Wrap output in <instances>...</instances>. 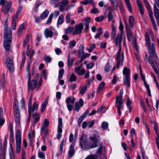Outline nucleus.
I'll return each mask as SVG.
<instances>
[{
    "instance_id": "473e14b6",
    "label": "nucleus",
    "mask_w": 159,
    "mask_h": 159,
    "mask_svg": "<svg viewBox=\"0 0 159 159\" xmlns=\"http://www.w3.org/2000/svg\"><path fill=\"white\" fill-rule=\"evenodd\" d=\"M129 23L130 27H133L134 26V18L133 16H129Z\"/></svg>"
},
{
    "instance_id": "c85d7f7f",
    "label": "nucleus",
    "mask_w": 159,
    "mask_h": 159,
    "mask_svg": "<svg viewBox=\"0 0 159 159\" xmlns=\"http://www.w3.org/2000/svg\"><path fill=\"white\" fill-rule=\"evenodd\" d=\"M10 140L11 142L13 143L14 141V134L13 132V130L12 127L11 126L10 128Z\"/></svg>"
},
{
    "instance_id": "a211bd4d",
    "label": "nucleus",
    "mask_w": 159,
    "mask_h": 159,
    "mask_svg": "<svg viewBox=\"0 0 159 159\" xmlns=\"http://www.w3.org/2000/svg\"><path fill=\"white\" fill-rule=\"evenodd\" d=\"M143 1L148 11V15L153 13L152 10L151 9L149 4L147 0H143Z\"/></svg>"
},
{
    "instance_id": "a19ab883",
    "label": "nucleus",
    "mask_w": 159,
    "mask_h": 159,
    "mask_svg": "<svg viewBox=\"0 0 159 159\" xmlns=\"http://www.w3.org/2000/svg\"><path fill=\"white\" fill-rule=\"evenodd\" d=\"M123 102L122 97L118 96L116 97V103H123Z\"/></svg>"
},
{
    "instance_id": "13d9d810",
    "label": "nucleus",
    "mask_w": 159,
    "mask_h": 159,
    "mask_svg": "<svg viewBox=\"0 0 159 159\" xmlns=\"http://www.w3.org/2000/svg\"><path fill=\"white\" fill-rule=\"evenodd\" d=\"M120 65H123V60H117L116 67L118 69Z\"/></svg>"
},
{
    "instance_id": "a18cd8bd",
    "label": "nucleus",
    "mask_w": 159,
    "mask_h": 159,
    "mask_svg": "<svg viewBox=\"0 0 159 159\" xmlns=\"http://www.w3.org/2000/svg\"><path fill=\"white\" fill-rule=\"evenodd\" d=\"M12 31L10 28H8L7 27V23L6 21L4 25V32H8L9 31Z\"/></svg>"
},
{
    "instance_id": "f704fd0d",
    "label": "nucleus",
    "mask_w": 159,
    "mask_h": 159,
    "mask_svg": "<svg viewBox=\"0 0 159 159\" xmlns=\"http://www.w3.org/2000/svg\"><path fill=\"white\" fill-rule=\"evenodd\" d=\"M48 100L46 99L44 102L41 105V112L43 113L45 109V107L48 104Z\"/></svg>"
},
{
    "instance_id": "72a5a7b5",
    "label": "nucleus",
    "mask_w": 159,
    "mask_h": 159,
    "mask_svg": "<svg viewBox=\"0 0 159 159\" xmlns=\"http://www.w3.org/2000/svg\"><path fill=\"white\" fill-rule=\"evenodd\" d=\"M16 16H13L12 18V28L13 30H15L16 28Z\"/></svg>"
},
{
    "instance_id": "4be33fe9",
    "label": "nucleus",
    "mask_w": 159,
    "mask_h": 159,
    "mask_svg": "<svg viewBox=\"0 0 159 159\" xmlns=\"http://www.w3.org/2000/svg\"><path fill=\"white\" fill-rule=\"evenodd\" d=\"M154 12L155 16L157 20H159V10L155 4L153 5Z\"/></svg>"
},
{
    "instance_id": "c03bdc74",
    "label": "nucleus",
    "mask_w": 159,
    "mask_h": 159,
    "mask_svg": "<svg viewBox=\"0 0 159 159\" xmlns=\"http://www.w3.org/2000/svg\"><path fill=\"white\" fill-rule=\"evenodd\" d=\"M64 30L65 33L66 34H68L71 32L73 30V28L72 27H69L65 29Z\"/></svg>"
},
{
    "instance_id": "e2e57ef3",
    "label": "nucleus",
    "mask_w": 159,
    "mask_h": 159,
    "mask_svg": "<svg viewBox=\"0 0 159 159\" xmlns=\"http://www.w3.org/2000/svg\"><path fill=\"white\" fill-rule=\"evenodd\" d=\"M53 16V14L52 13L50 15L47 20V24H48L51 22Z\"/></svg>"
},
{
    "instance_id": "20e7f679",
    "label": "nucleus",
    "mask_w": 159,
    "mask_h": 159,
    "mask_svg": "<svg viewBox=\"0 0 159 159\" xmlns=\"http://www.w3.org/2000/svg\"><path fill=\"white\" fill-rule=\"evenodd\" d=\"M84 135H82L80 138V145L82 148L83 149H89L96 147V145L90 144L88 142L87 140L84 139Z\"/></svg>"
},
{
    "instance_id": "7ed1b4c3",
    "label": "nucleus",
    "mask_w": 159,
    "mask_h": 159,
    "mask_svg": "<svg viewBox=\"0 0 159 159\" xmlns=\"http://www.w3.org/2000/svg\"><path fill=\"white\" fill-rule=\"evenodd\" d=\"M146 44L148 52L149 53V60H152V59L156 60L158 59V58L157 56V53L155 51L154 43H150Z\"/></svg>"
},
{
    "instance_id": "09e8293b",
    "label": "nucleus",
    "mask_w": 159,
    "mask_h": 159,
    "mask_svg": "<svg viewBox=\"0 0 159 159\" xmlns=\"http://www.w3.org/2000/svg\"><path fill=\"white\" fill-rule=\"evenodd\" d=\"M13 109L19 108L18 102L16 99H15L13 105Z\"/></svg>"
},
{
    "instance_id": "4c0bfd02",
    "label": "nucleus",
    "mask_w": 159,
    "mask_h": 159,
    "mask_svg": "<svg viewBox=\"0 0 159 159\" xmlns=\"http://www.w3.org/2000/svg\"><path fill=\"white\" fill-rule=\"evenodd\" d=\"M146 44L151 43V41L148 32H146L145 35Z\"/></svg>"
},
{
    "instance_id": "de8ad7c7",
    "label": "nucleus",
    "mask_w": 159,
    "mask_h": 159,
    "mask_svg": "<svg viewBox=\"0 0 159 159\" xmlns=\"http://www.w3.org/2000/svg\"><path fill=\"white\" fill-rule=\"evenodd\" d=\"M23 7L22 6H21V5H20L18 9L17 10V11L16 13V15L15 16H16V18L18 17V16L19 15Z\"/></svg>"
},
{
    "instance_id": "dca6fc26",
    "label": "nucleus",
    "mask_w": 159,
    "mask_h": 159,
    "mask_svg": "<svg viewBox=\"0 0 159 159\" xmlns=\"http://www.w3.org/2000/svg\"><path fill=\"white\" fill-rule=\"evenodd\" d=\"M126 25V31L128 41H130L131 40V38L132 37V34L131 30L128 26V24L126 21L125 22Z\"/></svg>"
},
{
    "instance_id": "bf43d9fd",
    "label": "nucleus",
    "mask_w": 159,
    "mask_h": 159,
    "mask_svg": "<svg viewBox=\"0 0 159 159\" xmlns=\"http://www.w3.org/2000/svg\"><path fill=\"white\" fill-rule=\"evenodd\" d=\"M90 55V54L89 53H84L82 55V56H80L81 57L80 60H84V59L88 57H89Z\"/></svg>"
},
{
    "instance_id": "774afa93",
    "label": "nucleus",
    "mask_w": 159,
    "mask_h": 159,
    "mask_svg": "<svg viewBox=\"0 0 159 159\" xmlns=\"http://www.w3.org/2000/svg\"><path fill=\"white\" fill-rule=\"evenodd\" d=\"M94 66V63L93 62L89 63L86 65V67L88 69H91Z\"/></svg>"
},
{
    "instance_id": "a878e982",
    "label": "nucleus",
    "mask_w": 159,
    "mask_h": 159,
    "mask_svg": "<svg viewBox=\"0 0 159 159\" xmlns=\"http://www.w3.org/2000/svg\"><path fill=\"white\" fill-rule=\"evenodd\" d=\"M105 85V83L104 82H102L98 85L97 92L98 93H100L102 90L103 89Z\"/></svg>"
},
{
    "instance_id": "ea45409f",
    "label": "nucleus",
    "mask_w": 159,
    "mask_h": 159,
    "mask_svg": "<svg viewBox=\"0 0 159 159\" xmlns=\"http://www.w3.org/2000/svg\"><path fill=\"white\" fill-rule=\"evenodd\" d=\"M87 86L84 85L83 87L80 89V93L81 94H84L87 90Z\"/></svg>"
},
{
    "instance_id": "2f4dec72",
    "label": "nucleus",
    "mask_w": 159,
    "mask_h": 159,
    "mask_svg": "<svg viewBox=\"0 0 159 159\" xmlns=\"http://www.w3.org/2000/svg\"><path fill=\"white\" fill-rule=\"evenodd\" d=\"M76 44V41L75 40H72L69 41L68 48L69 49L72 48Z\"/></svg>"
},
{
    "instance_id": "79ce46f5",
    "label": "nucleus",
    "mask_w": 159,
    "mask_h": 159,
    "mask_svg": "<svg viewBox=\"0 0 159 159\" xmlns=\"http://www.w3.org/2000/svg\"><path fill=\"white\" fill-rule=\"evenodd\" d=\"M25 25L24 23L22 24L18 30V34L20 35L22 30L25 29Z\"/></svg>"
},
{
    "instance_id": "6e6552de",
    "label": "nucleus",
    "mask_w": 159,
    "mask_h": 159,
    "mask_svg": "<svg viewBox=\"0 0 159 159\" xmlns=\"http://www.w3.org/2000/svg\"><path fill=\"white\" fill-rule=\"evenodd\" d=\"M62 119L61 118H59L58 120V125L57 127V130L58 133L57 134V139H60L61 137V133L62 132Z\"/></svg>"
},
{
    "instance_id": "c9c22d12",
    "label": "nucleus",
    "mask_w": 159,
    "mask_h": 159,
    "mask_svg": "<svg viewBox=\"0 0 159 159\" xmlns=\"http://www.w3.org/2000/svg\"><path fill=\"white\" fill-rule=\"evenodd\" d=\"M49 12L48 10H45L40 15V18L43 19L46 17L48 16Z\"/></svg>"
},
{
    "instance_id": "603ef678",
    "label": "nucleus",
    "mask_w": 159,
    "mask_h": 159,
    "mask_svg": "<svg viewBox=\"0 0 159 159\" xmlns=\"http://www.w3.org/2000/svg\"><path fill=\"white\" fill-rule=\"evenodd\" d=\"M28 137L30 140L29 145L31 146L33 143V135H31L30 134H29L28 135Z\"/></svg>"
},
{
    "instance_id": "b1692460",
    "label": "nucleus",
    "mask_w": 159,
    "mask_h": 159,
    "mask_svg": "<svg viewBox=\"0 0 159 159\" xmlns=\"http://www.w3.org/2000/svg\"><path fill=\"white\" fill-rule=\"evenodd\" d=\"M123 73L125 77H130V69L126 67H125L123 70Z\"/></svg>"
},
{
    "instance_id": "f257e3e1",
    "label": "nucleus",
    "mask_w": 159,
    "mask_h": 159,
    "mask_svg": "<svg viewBox=\"0 0 159 159\" xmlns=\"http://www.w3.org/2000/svg\"><path fill=\"white\" fill-rule=\"evenodd\" d=\"M12 31L3 32V46L6 51H10L12 43Z\"/></svg>"
},
{
    "instance_id": "3c124183",
    "label": "nucleus",
    "mask_w": 159,
    "mask_h": 159,
    "mask_svg": "<svg viewBox=\"0 0 159 159\" xmlns=\"http://www.w3.org/2000/svg\"><path fill=\"white\" fill-rule=\"evenodd\" d=\"M119 29L120 31V33L121 34H124V31H123V29L124 26L122 22L120 21V26L119 27Z\"/></svg>"
},
{
    "instance_id": "f3484780",
    "label": "nucleus",
    "mask_w": 159,
    "mask_h": 159,
    "mask_svg": "<svg viewBox=\"0 0 159 159\" xmlns=\"http://www.w3.org/2000/svg\"><path fill=\"white\" fill-rule=\"evenodd\" d=\"M64 71V70L63 69H61L59 70L58 79L60 80L59 84L61 85H63L64 84V81L61 80L63 75Z\"/></svg>"
},
{
    "instance_id": "f03ea898",
    "label": "nucleus",
    "mask_w": 159,
    "mask_h": 159,
    "mask_svg": "<svg viewBox=\"0 0 159 159\" xmlns=\"http://www.w3.org/2000/svg\"><path fill=\"white\" fill-rule=\"evenodd\" d=\"M112 32H111V38L112 39H114L115 44L116 46L119 44V45H121V43L122 41L123 36V34L118 33L116 38L115 39V36L116 35V27L113 25H112L111 26Z\"/></svg>"
},
{
    "instance_id": "052dcab7",
    "label": "nucleus",
    "mask_w": 159,
    "mask_h": 159,
    "mask_svg": "<svg viewBox=\"0 0 159 159\" xmlns=\"http://www.w3.org/2000/svg\"><path fill=\"white\" fill-rule=\"evenodd\" d=\"M91 12L94 14H96L99 12V11L98 9L95 8L94 6L93 9L91 11Z\"/></svg>"
},
{
    "instance_id": "39448f33",
    "label": "nucleus",
    "mask_w": 159,
    "mask_h": 159,
    "mask_svg": "<svg viewBox=\"0 0 159 159\" xmlns=\"http://www.w3.org/2000/svg\"><path fill=\"white\" fill-rule=\"evenodd\" d=\"M16 152L17 153H19L21 150V133L20 130L18 129L17 130L16 136Z\"/></svg>"
},
{
    "instance_id": "9b49d317",
    "label": "nucleus",
    "mask_w": 159,
    "mask_h": 159,
    "mask_svg": "<svg viewBox=\"0 0 159 159\" xmlns=\"http://www.w3.org/2000/svg\"><path fill=\"white\" fill-rule=\"evenodd\" d=\"M148 62L151 64L155 72L157 74H158L159 72L156 66L159 69V63L156 60H148Z\"/></svg>"
},
{
    "instance_id": "4d7b16f0",
    "label": "nucleus",
    "mask_w": 159,
    "mask_h": 159,
    "mask_svg": "<svg viewBox=\"0 0 159 159\" xmlns=\"http://www.w3.org/2000/svg\"><path fill=\"white\" fill-rule=\"evenodd\" d=\"M104 19V17L102 16H100L99 17H97L95 18V20L98 22L102 21Z\"/></svg>"
},
{
    "instance_id": "5701e85b",
    "label": "nucleus",
    "mask_w": 159,
    "mask_h": 159,
    "mask_svg": "<svg viewBox=\"0 0 159 159\" xmlns=\"http://www.w3.org/2000/svg\"><path fill=\"white\" fill-rule=\"evenodd\" d=\"M123 83L126 85L128 87H130V77H124L123 78Z\"/></svg>"
},
{
    "instance_id": "ddd939ff",
    "label": "nucleus",
    "mask_w": 159,
    "mask_h": 159,
    "mask_svg": "<svg viewBox=\"0 0 159 159\" xmlns=\"http://www.w3.org/2000/svg\"><path fill=\"white\" fill-rule=\"evenodd\" d=\"M54 30V29L53 28H46L44 31V35L46 38H52L53 36V33L52 30Z\"/></svg>"
},
{
    "instance_id": "1a4fd4ad",
    "label": "nucleus",
    "mask_w": 159,
    "mask_h": 159,
    "mask_svg": "<svg viewBox=\"0 0 159 159\" xmlns=\"http://www.w3.org/2000/svg\"><path fill=\"white\" fill-rule=\"evenodd\" d=\"M15 121L17 125H19L20 122V115L19 108L13 109Z\"/></svg>"
},
{
    "instance_id": "6ab92c4d",
    "label": "nucleus",
    "mask_w": 159,
    "mask_h": 159,
    "mask_svg": "<svg viewBox=\"0 0 159 159\" xmlns=\"http://www.w3.org/2000/svg\"><path fill=\"white\" fill-rule=\"evenodd\" d=\"M74 147V146L73 144H71L70 146L68 152V157H72L75 154V151Z\"/></svg>"
},
{
    "instance_id": "49530a36",
    "label": "nucleus",
    "mask_w": 159,
    "mask_h": 159,
    "mask_svg": "<svg viewBox=\"0 0 159 159\" xmlns=\"http://www.w3.org/2000/svg\"><path fill=\"white\" fill-rule=\"evenodd\" d=\"M76 77L74 74L72 73L70 78V80L71 82L75 81L76 80Z\"/></svg>"
},
{
    "instance_id": "69168bd1",
    "label": "nucleus",
    "mask_w": 159,
    "mask_h": 159,
    "mask_svg": "<svg viewBox=\"0 0 159 159\" xmlns=\"http://www.w3.org/2000/svg\"><path fill=\"white\" fill-rule=\"evenodd\" d=\"M108 21L111 20L113 18V15L111 11H109L108 15Z\"/></svg>"
},
{
    "instance_id": "c756f323",
    "label": "nucleus",
    "mask_w": 159,
    "mask_h": 159,
    "mask_svg": "<svg viewBox=\"0 0 159 159\" xmlns=\"http://www.w3.org/2000/svg\"><path fill=\"white\" fill-rule=\"evenodd\" d=\"M33 117L34 119V123L37 122L39 120V114L36 112L33 114Z\"/></svg>"
},
{
    "instance_id": "8fccbe9b",
    "label": "nucleus",
    "mask_w": 159,
    "mask_h": 159,
    "mask_svg": "<svg viewBox=\"0 0 159 159\" xmlns=\"http://www.w3.org/2000/svg\"><path fill=\"white\" fill-rule=\"evenodd\" d=\"M93 0H85L84 1L81 2V3L87 5L89 3L93 4Z\"/></svg>"
},
{
    "instance_id": "338daca9",
    "label": "nucleus",
    "mask_w": 159,
    "mask_h": 159,
    "mask_svg": "<svg viewBox=\"0 0 159 159\" xmlns=\"http://www.w3.org/2000/svg\"><path fill=\"white\" fill-rule=\"evenodd\" d=\"M116 59H117V60H123L124 59V54L122 53L121 55L120 54H119L118 56V54H117Z\"/></svg>"
},
{
    "instance_id": "864d4df0",
    "label": "nucleus",
    "mask_w": 159,
    "mask_h": 159,
    "mask_svg": "<svg viewBox=\"0 0 159 159\" xmlns=\"http://www.w3.org/2000/svg\"><path fill=\"white\" fill-rule=\"evenodd\" d=\"M29 42V36L28 35H27L25 37V40L24 41V43L23 44V47H25L27 45V43Z\"/></svg>"
},
{
    "instance_id": "cd10ccee",
    "label": "nucleus",
    "mask_w": 159,
    "mask_h": 159,
    "mask_svg": "<svg viewBox=\"0 0 159 159\" xmlns=\"http://www.w3.org/2000/svg\"><path fill=\"white\" fill-rule=\"evenodd\" d=\"M64 22V16L62 15H60L58 18L57 22V27H59V25L62 24Z\"/></svg>"
},
{
    "instance_id": "58836bf2",
    "label": "nucleus",
    "mask_w": 159,
    "mask_h": 159,
    "mask_svg": "<svg viewBox=\"0 0 159 159\" xmlns=\"http://www.w3.org/2000/svg\"><path fill=\"white\" fill-rule=\"evenodd\" d=\"M49 124V122L47 119H45L44 121L43 127L41 128H48Z\"/></svg>"
},
{
    "instance_id": "bb28decb",
    "label": "nucleus",
    "mask_w": 159,
    "mask_h": 159,
    "mask_svg": "<svg viewBox=\"0 0 159 159\" xmlns=\"http://www.w3.org/2000/svg\"><path fill=\"white\" fill-rule=\"evenodd\" d=\"M75 101V98H74L71 99L70 97L67 98L66 100V102L67 104H70L71 102L72 104H73Z\"/></svg>"
},
{
    "instance_id": "393cba45",
    "label": "nucleus",
    "mask_w": 159,
    "mask_h": 159,
    "mask_svg": "<svg viewBox=\"0 0 159 159\" xmlns=\"http://www.w3.org/2000/svg\"><path fill=\"white\" fill-rule=\"evenodd\" d=\"M153 13L150 14H149V16L151 19V22L152 23V25H153V28L154 30H157V25L155 22V21L153 18L152 16Z\"/></svg>"
},
{
    "instance_id": "4468645a",
    "label": "nucleus",
    "mask_w": 159,
    "mask_h": 159,
    "mask_svg": "<svg viewBox=\"0 0 159 159\" xmlns=\"http://www.w3.org/2000/svg\"><path fill=\"white\" fill-rule=\"evenodd\" d=\"M37 81L35 80H33L31 81H28V89L31 90H33L37 85Z\"/></svg>"
},
{
    "instance_id": "f8f14e48",
    "label": "nucleus",
    "mask_w": 159,
    "mask_h": 159,
    "mask_svg": "<svg viewBox=\"0 0 159 159\" xmlns=\"http://www.w3.org/2000/svg\"><path fill=\"white\" fill-rule=\"evenodd\" d=\"M7 67L10 73L13 72L14 71V67L13 60H6Z\"/></svg>"
},
{
    "instance_id": "423d86ee",
    "label": "nucleus",
    "mask_w": 159,
    "mask_h": 159,
    "mask_svg": "<svg viewBox=\"0 0 159 159\" xmlns=\"http://www.w3.org/2000/svg\"><path fill=\"white\" fill-rule=\"evenodd\" d=\"M0 4L3 5L2 11L5 13L9 11L11 5V2L9 0H0Z\"/></svg>"
},
{
    "instance_id": "680f3d73",
    "label": "nucleus",
    "mask_w": 159,
    "mask_h": 159,
    "mask_svg": "<svg viewBox=\"0 0 159 159\" xmlns=\"http://www.w3.org/2000/svg\"><path fill=\"white\" fill-rule=\"evenodd\" d=\"M47 128H41V134H42V131H44L45 134L46 135H48V130Z\"/></svg>"
},
{
    "instance_id": "aec40b11",
    "label": "nucleus",
    "mask_w": 159,
    "mask_h": 159,
    "mask_svg": "<svg viewBox=\"0 0 159 159\" xmlns=\"http://www.w3.org/2000/svg\"><path fill=\"white\" fill-rule=\"evenodd\" d=\"M8 138L7 135H5L4 137V142L3 143V152L4 153L2 155V157L3 159H5V153L6 152V145H7V141Z\"/></svg>"
},
{
    "instance_id": "2eb2a0df",
    "label": "nucleus",
    "mask_w": 159,
    "mask_h": 159,
    "mask_svg": "<svg viewBox=\"0 0 159 159\" xmlns=\"http://www.w3.org/2000/svg\"><path fill=\"white\" fill-rule=\"evenodd\" d=\"M99 136L98 134H94L92 136L90 137V139L93 142V144H95L96 146V147H98V145L97 144L98 139Z\"/></svg>"
},
{
    "instance_id": "412c9836",
    "label": "nucleus",
    "mask_w": 159,
    "mask_h": 159,
    "mask_svg": "<svg viewBox=\"0 0 159 159\" xmlns=\"http://www.w3.org/2000/svg\"><path fill=\"white\" fill-rule=\"evenodd\" d=\"M84 47L83 44H81L79 47L78 56L79 57L84 53Z\"/></svg>"
},
{
    "instance_id": "9d476101",
    "label": "nucleus",
    "mask_w": 159,
    "mask_h": 159,
    "mask_svg": "<svg viewBox=\"0 0 159 159\" xmlns=\"http://www.w3.org/2000/svg\"><path fill=\"white\" fill-rule=\"evenodd\" d=\"M69 3L68 1L67 0H63L59 2L60 7H59V9L61 12L67 11V5Z\"/></svg>"
},
{
    "instance_id": "e433bc0d",
    "label": "nucleus",
    "mask_w": 159,
    "mask_h": 159,
    "mask_svg": "<svg viewBox=\"0 0 159 159\" xmlns=\"http://www.w3.org/2000/svg\"><path fill=\"white\" fill-rule=\"evenodd\" d=\"M38 108V104L35 102H34L32 107H31V112H34L37 110Z\"/></svg>"
},
{
    "instance_id": "7c9ffc66",
    "label": "nucleus",
    "mask_w": 159,
    "mask_h": 159,
    "mask_svg": "<svg viewBox=\"0 0 159 159\" xmlns=\"http://www.w3.org/2000/svg\"><path fill=\"white\" fill-rule=\"evenodd\" d=\"M126 5L129 11L131 12H132V9L131 3L130 2L129 0H125Z\"/></svg>"
},
{
    "instance_id": "0e129e2a",
    "label": "nucleus",
    "mask_w": 159,
    "mask_h": 159,
    "mask_svg": "<svg viewBox=\"0 0 159 159\" xmlns=\"http://www.w3.org/2000/svg\"><path fill=\"white\" fill-rule=\"evenodd\" d=\"M75 109L77 111H78L80 109L79 102H76L75 103Z\"/></svg>"
},
{
    "instance_id": "0eeeda50",
    "label": "nucleus",
    "mask_w": 159,
    "mask_h": 159,
    "mask_svg": "<svg viewBox=\"0 0 159 159\" xmlns=\"http://www.w3.org/2000/svg\"><path fill=\"white\" fill-rule=\"evenodd\" d=\"M83 27L84 26L81 23L76 25L73 29V34L76 35L80 34L81 33Z\"/></svg>"
},
{
    "instance_id": "37998d69",
    "label": "nucleus",
    "mask_w": 159,
    "mask_h": 159,
    "mask_svg": "<svg viewBox=\"0 0 159 159\" xmlns=\"http://www.w3.org/2000/svg\"><path fill=\"white\" fill-rule=\"evenodd\" d=\"M101 126L103 129H106L108 128V123L107 122L104 121L101 124Z\"/></svg>"
},
{
    "instance_id": "5fc2aeb1",
    "label": "nucleus",
    "mask_w": 159,
    "mask_h": 159,
    "mask_svg": "<svg viewBox=\"0 0 159 159\" xmlns=\"http://www.w3.org/2000/svg\"><path fill=\"white\" fill-rule=\"evenodd\" d=\"M111 4L115 10L117 11L118 10V5L117 2H113L111 3Z\"/></svg>"
},
{
    "instance_id": "6e6d98bb",
    "label": "nucleus",
    "mask_w": 159,
    "mask_h": 159,
    "mask_svg": "<svg viewBox=\"0 0 159 159\" xmlns=\"http://www.w3.org/2000/svg\"><path fill=\"white\" fill-rule=\"evenodd\" d=\"M38 157L42 159H45V155L43 152H38Z\"/></svg>"
}]
</instances>
